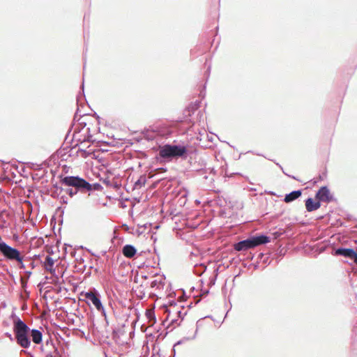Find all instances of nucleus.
<instances>
[{"instance_id": "nucleus-18", "label": "nucleus", "mask_w": 357, "mask_h": 357, "mask_svg": "<svg viewBox=\"0 0 357 357\" xmlns=\"http://www.w3.org/2000/svg\"><path fill=\"white\" fill-rule=\"evenodd\" d=\"M157 171H160V172H166V169L164 168H160V169H158Z\"/></svg>"}, {"instance_id": "nucleus-10", "label": "nucleus", "mask_w": 357, "mask_h": 357, "mask_svg": "<svg viewBox=\"0 0 357 357\" xmlns=\"http://www.w3.org/2000/svg\"><path fill=\"white\" fill-rule=\"evenodd\" d=\"M17 344L23 348H28L31 342L29 339V334H23L15 337Z\"/></svg>"}, {"instance_id": "nucleus-3", "label": "nucleus", "mask_w": 357, "mask_h": 357, "mask_svg": "<svg viewBox=\"0 0 357 357\" xmlns=\"http://www.w3.org/2000/svg\"><path fill=\"white\" fill-rule=\"evenodd\" d=\"M187 153V149L185 146L176 145H165L160 147L159 155L163 158H169L174 157H182Z\"/></svg>"}, {"instance_id": "nucleus-2", "label": "nucleus", "mask_w": 357, "mask_h": 357, "mask_svg": "<svg viewBox=\"0 0 357 357\" xmlns=\"http://www.w3.org/2000/svg\"><path fill=\"white\" fill-rule=\"evenodd\" d=\"M268 242H270L269 237L264 235H261L240 241L234 244V248L236 251H245L248 249L257 247L259 245L267 243Z\"/></svg>"}, {"instance_id": "nucleus-11", "label": "nucleus", "mask_w": 357, "mask_h": 357, "mask_svg": "<svg viewBox=\"0 0 357 357\" xmlns=\"http://www.w3.org/2000/svg\"><path fill=\"white\" fill-rule=\"evenodd\" d=\"M321 206L320 202H314L312 198H308L305 201V207L307 211H316Z\"/></svg>"}, {"instance_id": "nucleus-15", "label": "nucleus", "mask_w": 357, "mask_h": 357, "mask_svg": "<svg viewBox=\"0 0 357 357\" xmlns=\"http://www.w3.org/2000/svg\"><path fill=\"white\" fill-rule=\"evenodd\" d=\"M146 317L149 319L150 326H153L156 322L153 310H152V309L146 310Z\"/></svg>"}, {"instance_id": "nucleus-7", "label": "nucleus", "mask_w": 357, "mask_h": 357, "mask_svg": "<svg viewBox=\"0 0 357 357\" xmlns=\"http://www.w3.org/2000/svg\"><path fill=\"white\" fill-rule=\"evenodd\" d=\"M316 198L319 202H329L332 199V196L326 187H321L317 192Z\"/></svg>"}, {"instance_id": "nucleus-13", "label": "nucleus", "mask_w": 357, "mask_h": 357, "mask_svg": "<svg viewBox=\"0 0 357 357\" xmlns=\"http://www.w3.org/2000/svg\"><path fill=\"white\" fill-rule=\"evenodd\" d=\"M301 195V190H296L290 192L289 194L287 195L284 197V202L286 203H289L291 202H293L294 200L296 199Z\"/></svg>"}, {"instance_id": "nucleus-8", "label": "nucleus", "mask_w": 357, "mask_h": 357, "mask_svg": "<svg viewBox=\"0 0 357 357\" xmlns=\"http://www.w3.org/2000/svg\"><path fill=\"white\" fill-rule=\"evenodd\" d=\"M84 296L86 299L90 301L94 306L97 308V310H100L102 309V305L99 299L98 295L92 291L86 292L84 294Z\"/></svg>"}, {"instance_id": "nucleus-16", "label": "nucleus", "mask_w": 357, "mask_h": 357, "mask_svg": "<svg viewBox=\"0 0 357 357\" xmlns=\"http://www.w3.org/2000/svg\"><path fill=\"white\" fill-rule=\"evenodd\" d=\"M146 181L145 177H140V178L135 183V188H141L145 185Z\"/></svg>"}, {"instance_id": "nucleus-12", "label": "nucleus", "mask_w": 357, "mask_h": 357, "mask_svg": "<svg viewBox=\"0 0 357 357\" xmlns=\"http://www.w3.org/2000/svg\"><path fill=\"white\" fill-rule=\"evenodd\" d=\"M136 252V249L130 245H125L122 250L123 255L128 258L133 257L135 255Z\"/></svg>"}, {"instance_id": "nucleus-17", "label": "nucleus", "mask_w": 357, "mask_h": 357, "mask_svg": "<svg viewBox=\"0 0 357 357\" xmlns=\"http://www.w3.org/2000/svg\"><path fill=\"white\" fill-rule=\"evenodd\" d=\"M19 259H15L13 262L17 263L20 268H24V256L21 254L20 255V258Z\"/></svg>"}, {"instance_id": "nucleus-6", "label": "nucleus", "mask_w": 357, "mask_h": 357, "mask_svg": "<svg viewBox=\"0 0 357 357\" xmlns=\"http://www.w3.org/2000/svg\"><path fill=\"white\" fill-rule=\"evenodd\" d=\"M336 255H341L352 259L357 264V250L351 248H338L335 250Z\"/></svg>"}, {"instance_id": "nucleus-14", "label": "nucleus", "mask_w": 357, "mask_h": 357, "mask_svg": "<svg viewBox=\"0 0 357 357\" xmlns=\"http://www.w3.org/2000/svg\"><path fill=\"white\" fill-rule=\"evenodd\" d=\"M31 337H32V340L34 343H36L37 344L41 343L43 335L40 331L36 330V329H33L31 331Z\"/></svg>"}, {"instance_id": "nucleus-9", "label": "nucleus", "mask_w": 357, "mask_h": 357, "mask_svg": "<svg viewBox=\"0 0 357 357\" xmlns=\"http://www.w3.org/2000/svg\"><path fill=\"white\" fill-rule=\"evenodd\" d=\"M54 260L50 256L47 255L45 261H43V267L45 271L50 272L54 275L55 273V269L54 268Z\"/></svg>"}, {"instance_id": "nucleus-4", "label": "nucleus", "mask_w": 357, "mask_h": 357, "mask_svg": "<svg viewBox=\"0 0 357 357\" xmlns=\"http://www.w3.org/2000/svg\"><path fill=\"white\" fill-rule=\"evenodd\" d=\"M0 254L6 260L13 262L15 259H20L22 253L17 249L8 245L0 236Z\"/></svg>"}, {"instance_id": "nucleus-5", "label": "nucleus", "mask_w": 357, "mask_h": 357, "mask_svg": "<svg viewBox=\"0 0 357 357\" xmlns=\"http://www.w3.org/2000/svg\"><path fill=\"white\" fill-rule=\"evenodd\" d=\"M13 331L16 337L23 334H29V328L24 321L17 318L14 321Z\"/></svg>"}, {"instance_id": "nucleus-1", "label": "nucleus", "mask_w": 357, "mask_h": 357, "mask_svg": "<svg viewBox=\"0 0 357 357\" xmlns=\"http://www.w3.org/2000/svg\"><path fill=\"white\" fill-rule=\"evenodd\" d=\"M60 182L61 185L67 187H74L75 190L68 189L67 193L72 197L77 194L78 190L82 192L91 191L92 190L91 185L84 178L79 176H67L61 177Z\"/></svg>"}]
</instances>
